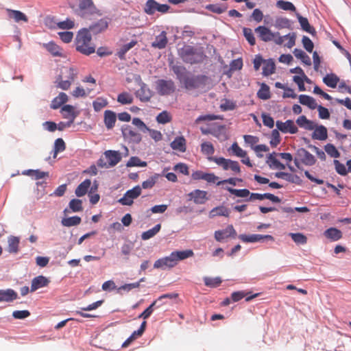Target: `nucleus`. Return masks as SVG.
Instances as JSON below:
<instances>
[{
  "mask_svg": "<svg viewBox=\"0 0 351 351\" xmlns=\"http://www.w3.org/2000/svg\"><path fill=\"white\" fill-rule=\"evenodd\" d=\"M257 96L258 98L263 100L269 99L271 97L269 87L264 83L262 84L261 88L258 90L257 93Z\"/></svg>",
  "mask_w": 351,
  "mask_h": 351,
  "instance_id": "52",
  "label": "nucleus"
},
{
  "mask_svg": "<svg viewBox=\"0 0 351 351\" xmlns=\"http://www.w3.org/2000/svg\"><path fill=\"white\" fill-rule=\"evenodd\" d=\"M167 43V33L162 31L156 37L155 40L152 43V47L156 49H162L166 47Z\"/></svg>",
  "mask_w": 351,
  "mask_h": 351,
  "instance_id": "23",
  "label": "nucleus"
},
{
  "mask_svg": "<svg viewBox=\"0 0 351 351\" xmlns=\"http://www.w3.org/2000/svg\"><path fill=\"white\" fill-rule=\"evenodd\" d=\"M175 89V84L172 80H159L156 82V90L160 95H170Z\"/></svg>",
  "mask_w": 351,
  "mask_h": 351,
  "instance_id": "10",
  "label": "nucleus"
},
{
  "mask_svg": "<svg viewBox=\"0 0 351 351\" xmlns=\"http://www.w3.org/2000/svg\"><path fill=\"white\" fill-rule=\"evenodd\" d=\"M299 101L301 104L306 106L312 110L315 109L317 106L315 99L306 95H300L299 96Z\"/></svg>",
  "mask_w": 351,
  "mask_h": 351,
  "instance_id": "35",
  "label": "nucleus"
},
{
  "mask_svg": "<svg viewBox=\"0 0 351 351\" xmlns=\"http://www.w3.org/2000/svg\"><path fill=\"white\" fill-rule=\"evenodd\" d=\"M122 134L125 138L134 143H138L141 141V134L134 130L130 125H126L122 128Z\"/></svg>",
  "mask_w": 351,
  "mask_h": 351,
  "instance_id": "16",
  "label": "nucleus"
},
{
  "mask_svg": "<svg viewBox=\"0 0 351 351\" xmlns=\"http://www.w3.org/2000/svg\"><path fill=\"white\" fill-rule=\"evenodd\" d=\"M204 282L205 285L207 287H217L221 285L222 280L219 277H216V278L204 277Z\"/></svg>",
  "mask_w": 351,
  "mask_h": 351,
  "instance_id": "53",
  "label": "nucleus"
},
{
  "mask_svg": "<svg viewBox=\"0 0 351 351\" xmlns=\"http://www.w3.org/2000/svg\"><path fill=\"white\" fill-rule=\"evenodd\" d=\"M255 32L258 37L264 42L274 41L276 45H281L285 40H287V43L285 46L288 48L293 47L295 44L296 35L295 33H289L285 36H280L279 32H272L265 26H258L255 29Z\"/></svg>",
  "mask_w": 351,
  "mask_h": 351,
  "instance_id": "1",
  "label": "nucleus"
},
{
  "mask_svg": "<svg viewBox=\"0 0 351 351\" xmlns=\"http://www.w3.org/2000/svg\"><path fill=\"white\" fill-rule=\"evenodd\" d=\"M17 293L13 289L0 290V302H10L17 298Z\"/></svg>",
  "mask_w": 351,
  "mask_h": 351,
  "instance_id": "25",
  "label": "nucleus"
},
{
  "mask_svg": "<svg viewBox=\"0 0 351 351\" xmlns=\"http://www.w3.org/2000/svg\"><path fill=\"white\" fill-rule=\"evenodd\" d=\"M43 47H45L53 56L56 57H62V49L55 43L49 42L48 43H44L43 45Z\"/></svg>",
  "mask_w": 351,
  "mask_h": 351,
  "instance_id": "27",
  "label": "nucleus"
},
{
  "mask_svg": "<svg viewBox=\"0 0 351 351\" xmlns=\"http://www.w3.org/2000/svg\"><path fill=\"white\" fill-rule=\"evenodd\" d=\"M160 175L155 174L153 176L150 177L147 180L143 182L142 187L145 189H152L156 184L157 180L158 179Z\"/></svg>",
  "mask_w": 351,
  "mask_h": 351,
  "instance_id": "62",
  "label": "nucleus"
},
{
  "mask_svg": "<svg viewBox=\"0 0 351 351\" xmlns=\"http://www.w3.org/2000/svg\"><path fill=\"white\" fill-rule=\"evenodd\" d=\"M81 218L78 216H73L68 218H64L62 220V224L66 227L77 226L81 223Z\"/></svg>",
  "mask_w": 351,
  "mask_h": 351,
  "instance_id": "50",
  "label": "nucleus"
},
{
  "mask_svg": "<svg viewBox=\"0 0 351 351\" xmlns=\"http://www.w3.org/2000/svg\"><path fill=\"white\" fill-rule=\"evenodd\" d=\"M187 196L189 201H193L195 204H204L208 200L207 192L199 189H195L189 193Z\"/></svg>",
  "mask_w": 351,
  "mask_h": 351,
  "instance_id": "12",
  "label": "nucleus"
},
{
  "mask_svg": "<svg viewBox=\"0 0 351 351\" xmlns=\"http://www.w3.org/2000/svg\"><path fill=\"white\" fill-rule=\"evenodd\" d=\"M314 132L313 133L312 137L313 139H317L319 141L326 140L328 137L327 129L324 125L315 126L313 129Z\"/></svg>",
  "mask_w": 351,
  "mask_h": 351,
  "instance_id": "31",
  "label": "nucleus"
},
{
  "mask_svg": "<svg viewBox=\"0 0 351 351\" xmlns=\"http://www.w3.org/2000/svg\"><path fill=\"white\" fill-rule=\"evenodd\" d=\"M136 97H138L141 101L147 102L149 101L152 97V91L147 87V86L141 82V88L135 93Z\"/></svg>",
  "mask_w": 351,
  "mask_h": 351,
  "instance_id": "19",
  "label": "nucleus"
},
{
  "mask_svg": "<svg viewBox=\"0 0 351 351\" xmlns=\"http://www.w3.org/2000/svg\"><path fill=\"white\" fill-rule=\"evenodd\" d=\"M8 251L10 253H16L19 250V239L11 236L8 238Z\"/></svg>",
  "mask_w": 351,
  "mask_h": 351,
  "instance_id": "47",
  "label": "nucleus"
},
{
  "mask_svg": "<svg viewBox=\"0 0 351 351\" xmlns=\"http://www.w3.org/2000/svg\"><path fill=\"white\" fill-rule=\"evenodd\" d=\"M237 232L232 225L228 226L226 229L221 230H217L215 232V239L217 241H221L224 239L228 237H235Z\"/></svg>",
  "mask_w": 351,
  "mask_h": 351,
  "instance_id": "17",
  "label": "nucleus"
},
{
  "mask_svg": "<svg viewBox=\"0 0 351 351\" xmlns=\"http://www.w3.org/2000/svg\"><path fill=\"white\" fill-rule=\"evenodd\" d=\"M293 54L297 58L300 59L304 64L308 66L311 65V60L310 57L302 49H295Z\"/></svg>",
  "mask_w": 351,
  "mask_h": 351,
  "instance_id": "43",
  "label": "nucleus"
},
{
  "mask_svg": "<svg viewBox=\"0 0 351 351\" xmlns=\"http://www.w3.org/2000/svg\"><path fill=\"white\" fill-rule=\"evenodd\" d=\"M323 82L327 86L334 88L337 87L339 78L335 73H330L323 78Z\"/></svg>",
  "mask_w": 351,
  "mask_h": 351,
  "instance_id": "40",
  "label": "nucleus"
},
{
  "mask_svg": "<svg viewBox=\"0 0 351 351\" xmlns=\"http://www.w3.org/2000/svg\"><path fill=\"white\" fill-rule=\"evenodd\" d=\"M117 121L115 112L107 110L104 112V123L107 129L110 130L114 128Z\"/></svg>",
  "mask_w": 351,
  "mask_h": 351,
  "instance_id": "26",
  "label": "nucleus"
},
{
  "mask_svg": "<svg viewBox=\"0 0 351 351\" xmlns=\"http://www.w3.org/2000/svg\"><path fill=\"white\" fill-rule=\"evenodd\" d=\"M264 199H269L274 203H280V199L278 197H277L271 193L260 194V193H250V197L247 200L248 201H253L255 199L263 200Z\"/></svg>",
  "mask_w": 351,
  "mask_h": 351,
  "instance_id": "22",
  "label": "nucleus"
},
{
  "mask_svg": "<svg viewBox=\"0 0 351 351\" xmlns=\"http://www.w3.org/2000/svg\"><path fill=\"white\" fill-rule=\"evenodd\" d=\"M208 160L210 161L215 162L217 165L222 167V169L225 171H227L229 169L230 164V159H226L223 157H209Z\"/></svg>",
  "mask_w": 351,
  "mask_h": 351,
  "instance_id": "42",
  "label": "nucleus"
},
{
  "mask_svg": "<svg viewBox=\"0 0 351 351\" xmlns=\"http://www.w3.org/2000/svg\"><path fill=\"white\" fill-rule=\"evenodd\" d=\"M75 43L76 50L84 55L88 56L95 51L92 36L87 28H82L78 31Z\"/></svg>",
  "mask_w": 351,
  "mask_h": 351,
  "instance_id": "2",
  "label": "nucleus"
},
{
  "mask_svg": "<svg viewBox=\"0 0 351 351\" xmlns=\"http://www.w3.org/2000/svg\"><path fill=\"white\" fill-rule=\"evenodd\" d=\"M69 207L73 212L82 210V202L78 199H73L69 202Z\"/></svg>",
  "mask_w": 351,
  "mask_h": 351,
  "instance_id": "63",
  "label": "nucleus"
},
{
  "mask_svg": "<svg viewBox=\"0 0 351 351\" xmlns=\"http://www.w3.org/2000/svg\"><path fill=\"white\" fill-rule=\"evenodd\" d=\"M276 65L273 60H268L264 62L263 74L265 76L270 75L275 72Z\"/></svg>",
  "mask_w": 351,
  "mask_h": 351,
  "instance_id": "46",
  "label": "nucleus"
},
{
  "mask_svg": "<svg viewBox=\"0 0 351 351\" xmlns=\"http://www.w3.org/2000/svg\"><path fill=\"white\" fill-rule=\"evenodd\" d=\"M226 189L229 191L231 194L234 195L239 197H247L250 195V192L248 189H236L231 187H226Z\"/></svg>",
  "mask_w": 351,
  "mask_h": 351,
  "instance_id": "51",
  "label": "nucleus"
},
{
  "mask_svg": "<svg viewBox=\"0 0 351 351\" xmlns=\"http://www.w3.org/2000/svg\"><path fill=\"white\" fill-rule=\"evenodd\" d=\"M91 181L89 179H86L80 183L75 189V195L77 197H82L85 195L88 189L90 187Z\"/></svg>",
  "mask_w": 351,
  "mask_h": 351,
  "instance_id": "37",
  "label": "nucleus"
},
{
  "mask_svg": "<svg viewBox=\"0 0 351 351\" xmlns=\"http://www.w3.org/2000/svg\"><path fill=\"white\" fill-rule=\"evenodd\" d=\"M171 70L176 74L177 79L182 83L185 77L188 75L189 73L186 68L180 65L171 66Z\"/></svg>",
  "mask_w": 351,
  "mask_h": 351,
  "instance_id": "34",
  "label": "nucleus"
},
{
  "mask_svg": "<svg viewBox=\"0 0 351 351\" xmlns=\"http://www.w3.org/2000/svg\"><path fill=\"white\" fill-rule=\"evenodd\" d=\"M105 159L100 158L97 160V166L101 168H110L117 165L121 160V154L119 151L108 150L104 152Z\"/></svg>",
  "mask_w": 351,
  "mask_h": 351,
  "instance_id": "5",
  "label": "nucleus"
},
{
  "mask_svg": "<svg viewBox=\"0 0 351 351\" xmlns=\"http://www.w3.org/2000/svg\"><path fill=\"white\" fill-rule=\"evenodd\" d=\"M177 265L176 262V259L172 254V252L168 256H165L161 258L158 259L155 261L154 264V267L156 269H171Z\"/></svg>",
  "mask_w": 351,
  "mask_h": 351,
  "instance_id": "11",
  "label": "nucleus"
},
{
  "mask_svg": "<svg viewBox=\"0 0 351 351\" xmlns=\"http://www.w3.org/2000/svg\"><path fill=\"white\" fill-rule=\"evenodd\" d=\"M275 176L278 178H282L291 183L300 184L301 182L300 178L297 175H293L285 172H276Z\"/></svg>",
  "mask_w": 351,
  "mask_h": 351,
  "instance_id": "33",
  "label": "nucleus"
},
{
  "mask_svg": "<svg viewBox=\"0 0 351 351\" xmlns=\"http://www.w3.org/2000/svg\"><path fill=\"white\" fill-rule=\"evenodd\" d=\"M77 75V71L73 67L64 66L60 74L57 77L56 82L57 87L62 90H68Z\"/></svg>",
  "mask_w": 351,
  "mask_h": 351,
  "instance_id": "3",
  "label": "nucleus"
},
{
  "mask_svg": "<svg viewBox=\"0 0 351 351\" xmlns=\"http://www.w3.org/2000/svg\"><path fill=\"white\" fill-rule=\"evenodd\" d=\"M156 121L159 123L165 124L171 121V116L167 111H162L156 117Z\"/></svg>",
  "mask_w": 351,
  "mask_h": 351,
  "instance_id": "59",
  "label": "nucleus"
},
{
  "mask_svg": "<svg viewBox=\"0 0 351 351\" xmlns=\"http://www.w3.org/2000/svg\"><path fill=\"white\" fill-rule=\"evenodd\" d=\"M239 239L245 243H255L261 241L262 239H267L274 241V238L271 235H262V234H240Z\"/></svg>",
  "mask_w": 351,
  "mask_h": 351,
  "instance_id": "14",
  "label": "nucleus"
},
{
  "mask_svg": "<svg viewBox=\"0 0 351 351\" xmlns=\"http://www.w3.org/2000/svg\"><path fill=\"white\" fill-rule=\"evenodd\" d=\"M296 123L300 128L308 130H313L316 126V124L313 121L307 119L304 115L299 117L296 120Z\"/></svg>",
  "mask_w": 351,
  "mask_h": 351,
  "instance_id": "32",
  "label": "nucleus"
},
{
  "mask_svg": "<svg viewBox=\"0 0 351 351\" xmlns=\"http://www.w3.org/2000/svg\"><path fill=\"white\" fill-rule=\"evenodd\" d=\"M141 194V188L140 186H136L130 190L126 191L123 197L119 199V202L124 206H131L134 199H136Z\"/></svg>",
  "mask_w": 351,
  "mask_h": 351,
  "instance_id": "7",
  "label": "nucleus"
},
{
  "mask_svg": "<svg viewBox=\"0 0 351 351\" xmlns=\"http://www.w3.org/2000/svg\"><path fill=\"white\" fill-rule=\"evenodd\" d=\"M276 6L278 8L282 9L283 10H286V11H295V5L291 2H289V1H282V0L278 1L276 3Z\"/></svg>",
  "mask_w": 351,
  "mask_h": 351,
  "instance_id": "55",
  "label": "nucleus"
},
{
  "mask_svg": "<svg viewBox=\"0 0 351 351\" xmlns=\"http://www.w3.org/2000/svg\"><path fill=\"white\" fill-rule=\"evenodd\" d=\"M289 236L298 245H304L307 243V237L302 233L290 232Z\"/></svg>",
  "mask_w": 351,
  "mask_h": 351,
  "instance_id": "49",
  "label": "nucleus"
},
{
  "mask_svg": "<svg viewBox=\"0 0 351 351\" xmlns=\"http://www.w3.org/2000/svg\"><path fill=\"white\" fill-rule=\"evenodd\" d=\"M93 89L87 88L85 90L82 87L77 86L72 92V95L74 97H84L88 95Z\"/></svg>",
  "mask_w": 351,
  "mask_h": 351,
  "instance_id": "54",
  "label": "nucleus"
},
{
  "mask_svg": "<svg viewBox=\"0 0 351 351\" xmlns=\"http://www.w3.org/2000/svg\"><path fill=\"white\" fill-rule=\"evenodd\" d=\"M108 105V101L106 99L102 97L97 98L93 102V108L96 112L100 111Z\"/></svg>",
  "mask_w": 351,
  "mask_h": 351,
  "instance_id": "57",
  "label": "nucleus"
},
{
  "mask_svg": "<svg viewBox=\"0 0 351 351\" xmlns=\"http://www.w3.org/2000/svg\"><path fill=\"white\" fill-rule=\"evenodd\" d=\"M230 213L229 208L224 206H219L213 208L209 213L210 218H213L219 216H223L228 217Z\"/></svg>",
  "mask_w": 351,
  "mask_h": 351,
  "instance_id": "29",
  "label": "nucleus"
},
{
  "mask_svg": "<svg viewBox=\"0 0 351 351\" xmlns=\"http://www.w3.org/2000/svg\"><path fill=\"white\" fill-rule=\"evenodd\" d=\"M97 11L93 0H78V14L82 17L92 14Z\"/></svg>",
  "mask_w": 351,
  "mask_h": 351,
  "instance_id": "9",
  "label": "nucleus"
},
{
  "mask_svg": "<svg viewBox=\"0 0 351 351\" xmlns=\"http://www.w3.org/2000/svg\"><path fill=\"white\" fill-rule=\"evenodd\" d=\"M23 175L34 177L36 180L41 179L49 176L48 172L41 171L39 169H28L23 171Z\"/></svg>",
  "mask_w": 351,
  "mask_h": 351,
  "instance_id": "41",
  "label": "nucleus"
},
{
  "mask_svg": "<svg viewBox=\"0 0 351 351\" xmlns=\"http://www.w3.org/2000/svg\"><path fill=\"white\" fill-rule=\"evenodd\" d=\"M68 101V96L64 93H60L57 97H56L51 101V108L58 109L62 104H65Z\"/></svg>",
  "mask_w": 351,
  "mask_h": 351,
  "instance_id": "36",
  "label": "nucleus"
},
{
  "mask_svg": "<svg viewBox=\"0 0 351 351\" xmlns=\"http://www.w3.org/2000/svg\"><path fill=\"white\" fill-rule=\"evenodd\" d=\"M186 141L184 136H177L175 139L171 143V147L173 150H177L180 152H185L186 150Z\"/></svg>",
  "mask_w": 351,
  "mask_h": 351,
  "instance_id": "24",
  "label": "nucleus"
},
{
  "mask_svg": "<svg viewBox=\"0 0 351 351\" xmlns=\"http://www.w3.org/2000/svg\"><path fill=\"white\" fill-rule=\"evenodd\" d=\"M324 235L332 241H336L342 238V232L336 228H330L326 230Z\"/></svg>",
  "mask_w": 351,
  "mask_h": 351,
  "instance_id": "28",
  "label": "nucleus"
},
{
  "mask_svg": "<svg viewBox=\"0 0 351 351\" xmlns=\"http://www.w3.org/2000/svg\"><path fill=\"white\" fill-rule=\"evenodd\" d=\"M133 99L132 95L128 92H123L117 96V101L123 105L131 104Z\"/></svg>",
  "mask_w": 351,
  "mask_h": 351,
  "instance_id": "48",
  "label": "nucleus"
},
{
  "mask_svg": "<svg viewBox=\"0 0 351 351\" xmlns=\"http://www.w3.org/2000/svg\"><path fill=\"white\" fill-rule=\"evenodd\" d=\"M161 229V224L158 223L152 229H149L145 232H143L141 234V239L143 240H148L152 237H154Z\"/></svg>",
  "mask_w": 351,
  "mask_h": 351,
  "instance_id": "45",
  "label": "nucleus"
},
{
  "mask_svg": "<svg viewBox=\"0 0 351 351\" xmlns=\"http://www.w3.org/2000/svg\"><path fill=\"white\" fill-rule=\"evenodd\" d=\"M170 6L167 4H160L156 0H147L143 10L148 15H153L156 12L165 14L169 12Z\"/></svg>",
  "mask_w": 351,
  "mask_h": 351,
  "instance_id": "6",
  "label": "nucleus"
},
{
  "mask_svg": "<svg viewBox=\"0 0 351 351\" xmlns=\"http://www.w3.org/2000/svg\"><path fill=\"white\" fill-rule=\"evenodd\" d=\"M297 155L303 164L312 166L315 164V156L304 148L298 149Z\"/></svg>",
  "mask_w": 351,
  "mask_h": 351,
  "instance_id": "15",
  "label": "nucleus"
},
{
  "mask_svg": "<svg viewBox=\"0 0 351 351\" xmlns=\"http://www.w3.org/2000/svg\"><path fill=\"white\" fill-rule=\"evenodd\" d=\"M172 254L176 259V262L178 264L180 261H183L188 258L192 257L194 253L192 250H186L183 251H174Z\"/></svg>",
  "mask_w": 351,
  "mask_h": 351,
  "instance_id": "38",
  "label": "nucleus"
},
{
  "mask_svg": "<svg viewBox=\"0 0 351 351\" xmlns=\"http://www.w3.org/2000/svg\"><path fill=\"white\" fill-rule=\"evenodd\" d=\"M243 34L247 42L250 45H254L256 43V40L254 36V34L252 30L250 28L244 27L243 28Z\"/></svg>",
  "mask_w": 351,
  "mask_h": 351,
  "instance_id": "64",
  "label": "nucleus"
},
{
  "mask_svg": "<svg viewBox=\"0 0 351 351\" xmlns=\"http://www.w3.org/2000/svg\"><path fill=\"white\" fill-rule=\"evenodd\" d=\"M49 283V280L48 278L43 276H38L35 277L32 280L31 285V292H34L37 289L47 287Z\"/></svg>",
  "mask_w": 351,
  "mask_h": 351,
  "instance_id": "21",
  "label": "nucleus"
},
{
  "mask_svg": "<svg viewBox=\"0 0 351 351\" xmlns=\"http://www.w3.org/2000/svg\"><path fill=\"white\" fill-rule=\"evenodd\" d=\"M201 151L204 154L210 156L214 154L215 149L211 143L204 142L201 145Z\"/></svg>",
  "mask_w": 351,
  "mask_h": 351,
  "instance_id": "60",
  "label": "nucleus"
},
{
  "mask_svg": "<svg viewBox=\"0 0 351 351\" xmlns=\"http://www.w3.org/2000/svg\"><path fill=\"white\" fill-rule=\"evenodd\" d=\"M128 167H144L147 166V162L145 161H142L137 156H132L130 158V160L127 162Z\"/></svg>",
  "mask_w": 351,
  "mask_h": 351,
  "instance_id": "56",
  "label": "nucleus"
},
{
  "mask_svg": "<svg viewBox=\"0 0 351 351\" xmlns=\"http://www.w3.org/2000/svg\"><path fill=\"white\" fill-rule=\"evenodd\" d=\"M137 44V41L132 40L129 43L123 45L117 51V56L121 60L125 58V53Z\"/></svg>",
  "mask_w": 351,
  "mask_h": 351,
  "instance_id": "44",
  "label": "nucleus"
},
{
  "mask_svg": "<svg viewBox=\"0 0 351 351\" xmlns=\"http://www.w3.org/2000/svg\"><path fill=\"white\" fill-rule=\"evenodd\" d=\"M108 27V21L105 19H101L94 24L90 25L87 29H89V32H92L94 34H97L105 31Z\"/></svg>",
  "mask_w": 351,
  "mask_h": 351,
  "instance_id": "20",
  "label": "nucleus"
},
{
  "mask_svg": "<svg viewBox=\"0 0 351 351\" xmlns=\"http://www.w3.org/2000/svg\"><path fill=\"white\" fill-rule=\"evenodd\" d=\"M180 58L187 64H197L203 60V54L191 45H185L178 50Z\"/></svg>",
  "mask_w": 351,
  "mask_h": 351,
  "instance_id": "4",
  "label": "nucleus"
},
{
  "mask_svg": "<svg viewBox=\"0 0 351 351\" xmlns=\"http://www.w3.org/2000/svg\"><path fill=\"white\" fill-rule=\"evenodd\" d=\"M57 27L61 29H70L75 27V22L73 20L66 19L65 21L58 22Z\"/></svg>",
  "mask_w": 351,
  "mask_h": 351,
  "instance_id": "61",
  "label": "nucleus"
},
{
  "mask_svg": "<svg viewBox=\"0 0 351 351\" xmlns=\"http://www.w3.org/2000/svg\"><path fill=\"white\" fill-rule=\"evenodd\" d=\"M61 113L64 118L68 119L69 121H73V122L77 116V113L75 112L74 107L71 105L64 106L61 109Z\"/></svg>",
  "mask_w": 351,
  "mask_h": 351,
  "instance_id": "30",
  "label": "nucleus"
},
{
  "mask_svg": "<svg viewBox=\"0 0 351 351\" xmlns=\"http://www.w3.org/2000/svg\"><path fill=\"white\" fill-rule=\"evenodd\" d=\"M5 11L7 12L8 16L10 19H12L15 23H27L28 17L25 14L22 12L20 10H12L10 8H6Z\"/></svg>",
  "mask_w": 351,
  "mask_h": 351,
  "instance_id": "18",
  "label": "nucleus"
},
{
  "mask_svg": "<svg viewBox=\"0 0 351 351\" xmlns=\"http://www.w3.org/2000/svg\"><path fill=\"white\" fill-rule=\"evenodd\" d=\"M298 21L300 24L302 29L314 36L316 34V31L313 27H312L306 18L298 15Z\"/></svg>",
  "mask_w": 351,
  "mask_h": 351,
  "instance_id": "39",
  "label": "nucleus"
},
{
  "mask_svg": "<svg viewBox=\"0 0 351 351\" xmlns=\"http://www.w3.org/2000/svg\"><path fill=\"white\" fill-rule=\"evenodd\" d=\"M206 77L204 75L191 76L188 75L182 82L186 89H195L205 84Z\"/></svg>",
  "mask_w": 351,
  "mask_h": 351,
  "instance_id": "8",
  "label": "nucleus"
},
{
  "mask_svg": "<svg viewBox=\"0 0 351 351\" xmlns=\"http://www.w3.org/2000/svg\"><path fill=\"white\" fill-rule=\"evenodd\" d=\"M276 125L278 130L284 134L289 133L294 134L298 131L297 126L292 120H287L285 122L277 121Z\"/></svg>",
  "mask_w": 351,
  "mask_h": 351,
  "instance_id": "13",
  "label": "nucleus"
},
{
  "mask_svg": "<svg viewBox=\"0 0 351 351\" xmlns=\"http://www.w3.org/2000/svg\"><path fill=\"white\" fill-rule=\"evenodd\" d=\"M324 149L326 152L331 157L337 158L340 156V153L332 144L328 143L325 145Z\"/></svg>",
  "mask_w": 351,
  "mask_h": 351,
  "instance_id": "58",
  "label": "nucleus"
}]
</instances>
